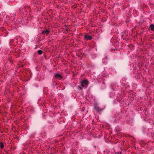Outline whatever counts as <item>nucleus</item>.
<instances>
[{
    "mask_svg": "<svg viewBox=\"0 0 154 154\" xmlns=\"http://www.w3.org/2000/svg\"><path fill=\"white\" fill-rule=\"evenodd\" d=\"M84 38L87 40H91L92 39L91 37L88 35L86 34L85 35Z\"/></svg>",
    "mask_w": 154,
    "mask_h": 154,
    "instance_id": "nucleus-2",
    "label": "nucleus"
},
{
    "mask_svg": "<svg viewBox=\"0 0 154 154\" xmlns=\"http://www.w3.org/2000/svg\"><path fill=\"white\" fill-rule=\"evenodd\" d=\"M81 83H82V87H84V86L82 84H85V85H88V82L87 80H83L82 82Z\"/></svg>",
    "mask_w": 154,
    "mask_h": 154,
    "instance_id": "nucleus-3",
    "label": "nucleus"
},
{
    "mask_svg": "<svg viewBox=\"0 0 154 154\" xmlns=\"http://www.w3.org/2000/svg\"><path fill=\"white\" fill-rule=\"evenodd\" d=\"M55 76L56 77H58L60 78H62L61 75L57 73H56L55 74Z\"/></svg>",
    "mask_w": 154,
    "mask_h": 154,
    "instance_id": "nucleus-5",
    "label": "nucleus"
},
{
    "mask_svg": "<svg viewBox=\"0 0 154 154\" xmlns=\"http://www.w3.org/2000/svg\"><path fill=\"white\" fill-rule=\"evenodd\" d=\"M38 53L39 54H42V51L40 50H39L38 51Z\"/></svg>",
    "mask_w": 154,
    "mask_h": 154,
    "instance_id": "nucleus-8",
    "label": "nucleus"
},
{
    "mask_svg": "<svg viewBox=\"0 0 154 154\" xmlns=\"http://www.w3.org/2000/svg\"><path fill=\"white\" fill-rule=\"evenodd\" d=\"M94 109L98 112L101 111L102 109H100L99 106L97 105H95L94 107Z\"/></svg>",
    "mask_w": 154,
    "mask_h": 154,
    "instance_id": "nucleus-4",
    "label": "nucleus"
},
{
    "mask_svg": "<svg viewBox=\"0 0 154 154\" xmlns=\"http://www.w3.org/2000/svg\"><path fill=\"white\" fill-rule=\"evenodd\" d=\"M150 27L151 28V30L152 31H154V25L153 24L150 25Z\"/></svg>",
    "mask_w": 154,
    "mask_h": 154,
    "instance_id": "nucleus-6",
    "label": "nucleus"
},
{
    "mask_svg": "<svg viewBox=\"0 0 154 154\" xmlns=\"http://www.w3.org/2000/svg\"><path fill=\"white\" fill-rule=\"evenodd\" d=\"M0 147L2 149H3L4 147L3 143L0 142Z\"/></svg>",
    "mask_w": 154,
    "mask_h": 154,
    "instance_id": "nucleus-7",
    "label": "nucleus"
},
{
    "mask_svg": "<svg viewBox=\"0 0 154 154\" xmlns=\"http://www.w3.org/2000/svg\"><path fill=\"white\" fill-rule=\"evenodd\" d=\"M50 32V31L48 30H44L42 32V33L44 35H48Z\"/></svg>",
    "mask_w": 154,
    "mask_h": 154,
    "instance_id": "nucleus-1",
    "label": "nucleus"
},
{
    "mask_svg": "<svg viewBox=\"0 0 154 154\" xmlns=\"http://www.w3.org/2000/svg\"><path fill=\"white\" fill-rule=\"evenodd\" d=\"M117 154H119V152H118V153H117Z\"/></svg>",
    "mask_w": 154,
    "mask_h": 154,
    "instance_id": "nucleus-10",
    "label": "nucleus"
},
{
    "mask_svg": "<svg viewBox=\"0 0 154 154\" xmlns=\"http://www.w3.org/2000/svg\"><path fill=\"white\" fill-rule=\"evenodd\" d=\"M78 88L79 90H81L82 89V88L80 87H78Z\"/></svg>",
    "mask_w": 154,
    "mask_h": 154,
    "instance_id": "nucleus-9",
    "label": "nucleus"
}]
</instances>
